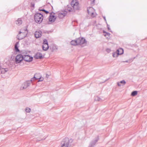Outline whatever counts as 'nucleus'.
Segmentation results:
<instances>
[{
	"label": "nucleus",
	"instance_id": "6",
	"mask_svg": "<svg viewBox=\"0 0 147 147\" xmlns=\"http://www.w3.org/2000/svg\"><path fill=\"white\" fill-rule=\"evenodd\" d=\"M23 55L21 54L18 55L16 57L15 62L16 63H20L23 60Z\"/></svg>",
	"mask_w": 147,
	"mask_h": 147
},
{
	"label": "nucleus",
	"instance_id": "32",
	"mask_svg": "<svg viewBox=\"0 0 147 147\" xmlns=\"http://www.w3.org/2000/svg\"><path fill=\"white\" fill-rule=\"evenodd\" d=\"M107 28H108V30H109L110 31L111 30V29L109 28V26L108 24H107Z\"/></svg>",
	"mask_w": 147,
	"mask_h": 147
},
{
	"label": "nucleus",
	"instance_id": "34",
	"mask_svg": "<svg viewBox=\"0 0 147 147\" xmlns=\"http://www.w3.org/2000/svg\"><path fill=\"white\" fill-rule=\"evenodd\" d=\"M117 85H118V86H121V84H120V82H117Z\"/></svg>",
	"mask_w": 147,
	"mask_h": 147
},
{
	"label": "nucleus",
	"instance_id": "22",
	"mask_svg": "<svg viewBox=\"0 0 147 147\" xmlns=\"http://www.w3.org/2000/svg\"><path fill=\"white\" fill-rule=\"evenodd\" d=\"M103 32L104 33H105V34H104L105 36H109L110 35V34L109 33L106 32L105 30L103 31Z\"/></svg>",
	"mask_w": 147,
	"mask_h": 147
},
{
	"label": "nucleus",
	"instance_id": "1",
	"mask_svg": "<svg viewBox=\"0 0 147 147\" xmlns=\"http://www.w3.org/2000/svg\"><path fill=\"white\" fill-rule=\"evenodd\" d=\"M71 5L73 7V9L70 7V6L67 5V9H65V12H67V11L70 12L73 11L74 9L75 10H78L79 9L80 7L79 5V3L77 0H73L71 3Z\"/></svg>",
	"mask_w": 147,
	"mask_h": 147
},
{
	"label": "nucleus",
	"instance_id": "5",
	"mask_svg": "<svg viewBox=\"0 0 147 147\" xmlns=\"http://www.w3.org/2000/svg\"><path fill=\"white\" fill-rule=\"evenodd\" d=\"M87 11L88 14L92 17L95 16L96 15L94 9L92 7H89L87 8Z\"/></svg>",
	"mask_w": 147,
	"mask_h": 147
},
{
	"label": "nucleus",
	"instance_id": "2",
	"mask_svg": "<svg viewBox=\"0 0 147 147\" xmlns=\"http://www.w3.org/2000/svg\"><path fill=\"white\" fill-rule=\"evenodd\" d=\"M73 140L71 138H65L61 142V147H70Z\"/></svg>",
	"mask_w": 147,
	"mask_h": 147
},
{
	"label": "nucleus",
	"instance_id": "24",
	"mask_svg": "<svg viewBox=\"0 0 147 147\" xmlns=\"http://www.w3.org/2000/svg\"><path fill=\"white\" fill-rule=\"evenodd\" d=\"M43 45L48 44L47 41L46 39H44L43 40Z\"/></svg>",
	"mask_w": 147,
	"mask_h": 147
},
{
	"label": "nucleus",
	"instance_id": "10",
	"mask_svg": "<svg viewBox=\"0 0 147 147\" xmlns=\"http://www.w3.org/2000/svg\"><path fill=\"white\" fill-rule=\"evenodd\" d=\"M30 84V81H27L25 82L22 85V86L21 87V90H23L24 89L27 88L28 86H29Z\"/></svg>",
	"mask_w": 147,
	"mask_h": 147
},
{
	"label": "nucleus",
	"instance_id": "27",
	"mask_svg": "<svg viewBox=\"0 0 147 147\" xmlns=\"http://www.w3.org/2000/svg\"><path fill=\"white\" fill-rule=\"evenodd\" d=\"M120 82V84H123L124 85H125L126 84L125 81L124 80L121 81Z\"/></svg>",
	"mask_w": 147,
	"mask_h": 147
},
{
	"label": "nucleus",
	"instance_id": "13",
	"mask_svg": "<svg viewBox=\"0 0 147 147\" xmlns=\"http://www.w3.org/2000/svg\"><path fill=\"white\" fill-rule=\"evenodd\" d=\"M42 32L40 31H36L34 34V36L36 38L40 37L42 35Z\"/></svg>",
	"mask_w": 147,
	"mask_h": 147
},
{
	"label": "nucleus",
	"instance_id": "17",
	"mask_svg": "<svg viewBox=\"0 0 147 147\" xmlns=\"http://www.w3.org/2000/svg\"><path fill=\"white\" fill-rule=\"evenodd\" d=\"M118 55H120L123 54V49L122 48H120L117 51Z\"/></svg>",
	"mask_w": 147,
	"mask_h": 147
},
{
	"label": "nucleus",
	"instance_id": "14",
	"mask_svg": "<svg viewBox=\"0 0 147 147\" xmlns=\"http://www.w3.org/2000/svg\"><path fill=\"white\" fill-rule=\"evenodd\" d=\"M34 57L36 59H41L42 58V54L40 53H37L35 55Z\"/></svg>",
	"mask_w": 147,
	"mask_h": 147
},
{
	"label": "nucleus",
	"instance_id": "37",
	"mask_svg": "<svg viewBox=\"0 0 147 147\" xmlns=\"http://www.w3.org/2000/svg\"><path fill=\"white\" fill-rule=\"evenodd\" d=\"M34 5H32V7H34Z\"/></svg>",
	"mask_w": 147,
	"mask_h": 147
},
{
	"label": "nucleus",
	"instance_id": "8",
	"mask_svg": "<svg viewBox=\"0 0 147 147\" xmlns=\"http://www.w3.org/2000/svg\"><path fill=\"white\" fill-rule=\"evenodd\" d=\"M78 45H81L86 42V41L84 38H79L77 39Z\"/></svg>",
	"mask_w": 147,
	"mask_h": 147
},
{
	"label": "nucleus",
	"instance_id": "19",
	"mask_svg": "<svg viewBox=\"0 0 147 147\" xmlns=\"http://www.w3.org/2000/svg\"><path fill=\"white\" fill-rule=\"evenodd\" d=\"M71 44L73 45H78L77 39L75 40H72L71 42Z\"/></svg>",
	"mask_w": 147,
	"mask_h": 147
},
{
	"label": "nucleus",
	"instance_id": "3",
	"mask_svg": "<svg viewBox=\"0 0 147 147\" xmlns=\"http://www.w3.org/2000/svg\"><path fill=\"white\" fill-rule=\"evenodd\" d=\"M27 28H25L24 30H21V31H19V34L18 35V39L19 40H21L26 37L28 34V31Z\"/></svg>",
	"mask_w": 147,
	"mask_h": 147
},
{
	"label": "nucleus",
	"instance_id": "25",
	"mask_svg": "<svg viewBox=\"0 0 147 147\" xmlns=\"http://www.w3.org/2000/svg\"><path fill=\"white\" fill-rule=\"evenodd\" d=\"M95 100L98 101H102L101 99L98 97H96L95 98Z\"/></svg>",
	"mask_w": 147,
	"mask_h": 147
},
{
	"label": "nucleus",
	"instance_id": "18",
	"mask_svg": "<svg viewBox=\"0 0 147 147\" xmlns=\"http://www.w3.org/2000/svg\"><path fill=\"white\" fill-rule=\"evenodd\" d=\"M19 45V42H16L15 45V49L16 52H19L20 50L18 48V45Z\"/></svg>",
	"mask_w": 147,
	"mask_h": 147
},
{
	"label": "nucleus",
	"instance_id": "15",
	"mask_svg": "<svg viewBox=\"0 0 147 147\" xmlns=\"http://www.w3.org/2000/svg\"><path fill=\"white\" fill-rule=\"evenodd\" d=\"M16 24L17 25H20L22 24V21L21 18H18L16 21Z\"/></svg>",
	"mask_w": 147,
	"mask_h": 147
},
{
	"label": "nucleus",
	"instance_id": "12",
	"mask_svg": "<svg viewBox=\"0 0 147 147\" xmlns=\"http://www.w3.org/2000/svg\"><path fill=\"white\" fill-rule=\"evenodd\" d=\"M56 19V18L54 15H52V14H50V16L49 17V21L51 22H54L55 20Z\"/></svg>",
	"mask_w": 147,
	"mask_h": 147
},
{
	"label": "nucleus",
	"instance_id": "7",
	"mask_svg": "<svg viewBox=\"0 0 147 147\" xmlns=\"http://www.w3.org/2000/svg\"><path fill=\"white\" fill-rule=\"evenodd\" d=\"M39 74H35L33 78H31L30 81H32L34 80L38 79V81H42L43 80V78H41L40 76L38 77V76L39 75Z\"/></svg>",
	"mask_w": 147,
	"mask_h": 147
},
{
	"label": "nucleus",
	"instance_id": "21",
	"mask_svg": "<svg viewBox=\"0 0 147 147\" xmlns=\"http://www.w3.org/2000/svg\"><path fill=\"white\" fill-rule=\"evenodd\" d=\"M25 111L26 113H30L31 111V109L28 107H26L25 109Z\"/></svg>",
	"mask_w": 147,
	"mask_h": 147
},
{
	"label": "nucleus",
	"instance_id": "36",
	"mask_svg": "<svg viewBox=\"0 0 147 147\" xmlns=\"http://www.w3.org/2000/svg\"><path fill=\"white\" fill-rule=\"evenodd\" d=\"M123 62H128V61H123Z\"/></svg>",
	"mask_w": 147,
	"mask_h": 147
},
{
	"label": "nucleus",
	"instance_id": "33",
	"mask_svg": "<svg viewBox=\"0 0 147 147\" xmlns=\"http://www.w3.org/2000/svg\"><path fill=\"white\" fill-rule=\"evenodd\" d=\"M92 1V4H94L95 2V0H91Z\"/></svg>",
	"mask_w": 147,
	"mask_h": 147
},
{
	"label": "nucleus",
	"instance_id": "28",
	"mask_svg": "<svg viewBox=\"0 0 147 147\" xmlns=\"http://www.w3.org/2000/svg\"><path fill=\"white\" fill-rule=\"evenodd\" d=\"M58 16L59 17V18H63V16L62 15H61V13H60L59 14V15H58Z\"/></svg>",
	"mask_w": 147,
	"mask_h": 147
},
{
	"label": "nucleus",
	"instance_id": "11",
	"mask_svg": "<svg viewBox=\"0 0 147 147\" xmlns=\"http://www.w3.org/2000/svg\"><path fill=\"white\" fill-rule=\"evenodd\" d=\"M98 140L99 138L98 137L96 138L94 140L91 142L89 145V147H93L96 143L98 142Z\"/></svg>",
	"mask_w": 147,
	"mask_h": 147
},
{
	"label": "nucleus",
	"instance_id": "4",
	"mask_svg": "<svg viewBox=\"0 0 147 147\" xmlns=\"http://www.w3.org/2000/svg\"><path fill=\"white\" fill-rule=\"evenodd\" d=\"M34 19L36 23H40L43 19L42 15L40 13H37L34 15Z\"/></svg>",
	"mask_w": 147,
	"mask_h": 147
},
{
	"label": "nucleus",
	"instance_id": "20",
	"mask_svg": "<svg viewBox=\"0 0 147 147\" xmlns=\"http://www.w3.org/2000/svg\"><path fill=\"white\" fill-rule=\"evenodd\" d=\"M137 94V91H135L132 92L131 93V95L132 96H135Z\"/></svg>",
	"mask_w": 147,
	"mask_h": 147
},
{
	"label": "nucleus",
	"instance_id": "9",
	"mask_svg": "<svg viewBox=\"0 0 147 147\" xmlns=\"http://www.w3.org/2000/svg\"><path fill=\"white\" fill-rule=\"evenodd\" d=\"M23 60L26 62H30L33 59L32 57H30L28 55H23Z\"/></svg>",
	"mask_w": 147,
	"mask_h": 147
},
{
	"label": "nucleus",
	"instance_id": "23",
	"mask_svg": "<svg viewBox=\"0 0 147 147\" xmlns=\"http://www.w3.org/2000/svg\"><path fill=\"white\" fill-rule=\"evenodd\" d=\"M118 55L117 53V52L114 53L113 54V56L114 57H118V55Z\"/></svg>",
	"mask_w": 147,
	"mask_h": 147
},
{
	"label": "nucleus",
	"instance_id": "35",
	"mask_svg": "<svg viewBox=\"0 0 147 147\" xmlns=\"http://www.w3.org/2000/svg\"><path fill=\"white\" fill-rule=\"evenodd\" d=\"M103 18L105 20V21H106V18H105V17H103Z\"/></svg>",
	"mask_w": 147,
	"mask_h": 147
},
{
	"label": "nucleus",
	"instance_id": "26",
	"mask_svg": "<svg viewBox=\"0 0 147 147\" xmlns=\"http://www.w3.org/2000/svg\"><path fill=\"white\" fill-rule=\"evenodd\" d=\"M39 10L40 11H44V12H45L46 14L48 13H49L48 11H47L44 9H39Z\"/></svg>",
	"mask_w": 147,
	"mask_h": 147
},
{
	"label": "nucleus",
	"instance_id": "31",
	"mask_svg": "<svg viewBox=\"0 0 147 147\" xmlns=\"http://www.w3.org/2000/svg\"><path fill=\"white\" fill-rule=\"evenodd\" d=\"M4 69L5 72H6L8 71V68H3Z\"/></svg>",
	"mask_w": 147,
	"mask_h": 147
},
{
	"label": "nucleus",
	"instance_id": "30",
	"mask_svg": "<svg viewBox=\"0 0 147 147\" xmlns=\"http://www.w3.org/2000/svg\"><path fill=\"white\" fill-rule=\"evenodd\" d=\"M61 13V15H62L63 16V17L64 16H65L66 15V13Z\"/></svg>",
	"mask_w": 147,
	"mask_h": 147
},
{
	"label": "nucleus",
	"instance_id": "29",
	"mask_svg": "<svg viewBox=\"0 0 147 147\" xmlns=\"http://www.w3.org/2000/svg\"><path fill=\"white\" fill-rule=\"evenodd\" d=\"M4 69H2L1 70V74H4L5 73V71H4Z\"/></svg>",
	"mask_w": 147,
	"mask_h": 147
},
{
	"label": "nucleus",
	"instance_id": "16",
	"mask_svg": "<svg viewBox=\"0 0 147 147\" xmlns=\"http://www.w3.org/2000/svg\"><path fill=\"white\" fill-rule=\"evenodd\" d=\"M42 48L44 51H47L49 48L48 44L43 45L42 46Z\"/></svg>",
	"mask_w": 147,
	"mask_h": 147
}]
</instances>
